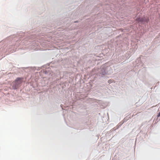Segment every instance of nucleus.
<instances>
[{"instance_id": "f257e3e1", "label": "nucleus", "mask_w": 160, "mask_h": 160, "mask_svg": "<svg viewBox=\"0 0 160 160\" xmlns=\"http://www.w3.org/2000/svg\"><path fill=\"white\" fill-rule=\"evenodd\" d=\"M22 82V79L20 78H17L15 80L14 83L15 85V88H16Z\"/></svg>"}, {"instance_id": "f03ea898", "label": "nucleus", "mask_w": 160, "mask_h": 160, "mask_svg": "<svg viewBox=\"0 0 160 160\" xmlns=\"http://www.w3.org/2000/svg\"><path fill=\"white\" fill-rule=\"evenodd\" d=\"M137 21L142 22L144 21V20L142 18H137L136 19Z\"/></svg>"}, {"instance_id": "7ed1b4c3", "label": "nucleus", "mask_w": 160, "mask_h": 160, "mask_svg": "<svg viewBox=\"0 0 160 160\" xmlns=\"http://www.w3.org/2000/svg\"><path fill=\"white\" fill-rule=\"evenodd\" d=\"M160 116V112L158 113V115H157V117H159Z\"/></svg>"}, {"instance_id": "20e7f679", "label": "nucleus", "mask_w": 160, "mask_h": 160, "mask_svg": "<svg viewBox=\"0 0 160 160\" xmlns=\"http://www.w3.org/2000/svg\"><path fill=\"white\" fill-rule=\"evenodd\" d=\"M111 82V80H109L108 81V82L110 83Z\"/></svg>"}, {"instance_id": "39448f33", "label": "nucleus", "mask_w": 160, "mask_h": 160, "mask_svg": "<svg viewBox=\"0 0 160 160\" xmlns=\"http://www.w3.org/2000/svg\"><path fill=\"white\" fill-rule=\"evenodd\" d=\"M146 21L147 22H148L147 20Z\"/></svg>"}]
</instances>
